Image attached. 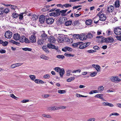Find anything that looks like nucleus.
I'll use <instances>...</instances> for the list:
<instances>
[{"label": "nucleus", "instance_id": "obj_31", "mask_svg": "<svg viewBox=\"0 0 121 121\" xmlns=\"http://www.w3.org/2000/svg\"><path fill=\"white\" fill-rule=\"evenodd\" d=\"M27 12H25L24 13H21V14L19 15V18L20 20H22L23 17V15L24 14H26Z\"/></svg>", "mask_w": 121, "mask_h": 121}, {"label": "nucleus", "instance_id": "obj_11", "mask_svg": "<svg viewBox=\"0 0 121 121\" xmlns=\"http://www.w3.org/2000/svg\"><path fill=\"white\" fill-rule=\"evenodd\" d=\"M13 37V39L16 40H19L20 39V36L18 33L14 34Z\"/></svg>", "mask_w": 121, "mask_h": 121}, {"label": "nucleus", "instance_id": "obj_14", "mask_svg": "<svg viewBox=\"0 0 121 121\" xmlns=\"http://www.w3.org/2000/svg\"><path fill=\"white\" fill-rule=\"evenodd\" d=\"M47 46L49 48L55 49L56 50L58 49V48L57 47H56L54 45L50 43L48 44Z\"/></svg>", "mask_w": 121, "mask_h": 121}, {"label": "nucleus", "instance_id": "obj_24", "mask_svg": "<svg viewBox=\"0 0 121 121\" xmlns=\"http://www.w3.org/2000/svg\"><path fill=\"white\" fill-rule=\"evenodd\" d=\"M40 58L45 60H48L49 59V57L47 56H46L44 55H42L40 56Z\"/></svg>", "mask_w": 121, "mask_h": 121}, {"label": "nucleus", "instance_id": "obj_28", "mask_svg": "<svg viewBox=\"0 0 121 121\" xmlns=\"http://www.w3.org/2000/svg\"><path fill=\"white\" fill-rule=\"evenodd\" d=\"M72 23V22L71 21H69L65 22V25L66 26H69L71 25Z\"/></svg>", "mask_w": 121, "mask_h": 121}, {"label": "nucleus", "instance_id": "obj_55", "mask_svg": "<svg viewBox=\"0 0 121 121\" xmlns=\"http://www.w3.org/2000/svg\"><path fill=\"white\" fill-rule=\"evenodd\" d=\"M71 72V71L70 70H68L67 71L66 73V75L69 76L70 75V73Z\"/></svg>", "mask_w": 121, "mask_h": 121}, {"label": "nucleus", "instance_id": "obj_18", "mask_svg": "<svg viewBox=\"0 0 121 121\" xmlns=\"http://www.w3.org/2000/svg\"><path fill=\"white\" fill-rule=\"evenodd\" d=\"M62 36H60L57 37V41L59 43H61L64 42V38Z\"/></svg>", "mask_w": 121, "mask_h": 121}, {"label": "nucleus", "instance_id": "obj_10", "mask_svg": "<svg viewBox=\"0 0 121 121\" xmlns=\"http://www.w3.org/2000/svg\"><path fill=\"white\" fill-rule=\"evenodd\" d=\"M44 43V40L42 39H38L37 41V43L39 45H43Z\"/></svg>", "mask_w": 121, "mask_h": 121}, {"label": "nucleus", "instance_id": "obj_1", "mask_svg": "<svg viewBox=\"0 0 121 121\" xmlns=\"http://www.w3.org/2000/svg\"><path fill=\"white\" fill-rule=\"evenodd\" d=\"M12 36V33L9 31H7L5 33V36L6 38L10 39L11 37Z\"/></svg>", "mask_w": 121, "mask_h": 121}, {"label": "nucleus", "instance_id": "obj_33", "mask_svg": "<svg viewBox=\"0 0 121 121\" xmlns=\"http://www.w3.org/2000/svg\"><path fill=\"white\" fill-rule=\"evenodd\" d=\"M64 55L65 56L69 57H73L74 56V55L71 54H68L66 53H65Z\"/></svg>", "mask_w": 121, "mask_h": 121}, {"label": "nucleus", "instance_id": "obj_42", "mask_svg": "<svg viewBox=\"0 0 121 121\" xmlns=\"http://www.w3.org/2000/svg\"><path fill=\"white\" fill-rule=\"evenodd\" d=\"M58 92L60 94H63L65 93L66 91L65 90H58Z\"/></svg>", "mask_w": 121, "mask_h": 121}, {"label": "nucleus", "instance_id": "obj_41", "mask_svg": "<svg viewBox=\"0 0 121 121\" xmlns=\"http://www.w3.org/2000/svg\"><path fill=\"white\" fill-rule=\"evenodd\" d=\"M13 17L14 18H17L19 16L18 14L15 13H13Z\"/></svg>", "mask_w": 121, "mask_h": 121}, {"label": "nucleus", "instance_id": "obj_34", "mask_svg": "<svg viewBox=\"0 0 121 121\" xmlns=\"http://www.w3.org/2000/svg\"><path fill=\"white\" fill-rule=\"evenodd\" d=\"M75 78L74 77H72L69 78H68L67 80V81L68 82H70L74 80Z\"/></svg>", "mask_w": 121, "mask_h": 121}, {"label": "nucleus", "instance_id": "obj_29", "mask_svg": "<svg viewBox=\"0 0 121 121\" xmlns=\"http://www.w3.org/2000/svg\"><path fill=\"white\" fill-rule=\"evenodd\" d=\"M79 34H74L73 35V38L75 39H78L79 38Z\"/></svg>", "mask_w": 121, "mask_h": 121}, {"label": "nucleus", "instance_id": "obj_37", "mask_svg": "<svg viewBox=\"0 0 121 121\" xmlns=\"http://www.w3.org/2000/svg\"><path fill=\"white\" fill-rule=\"evenodd\" d=\"M63 7H64L66 8L70 7L72 6L71 5L69 4H63Z\"/></svg>", "mask_w": 121, "mask_h": 121}, {"label": "nucleus", "instance_id": "obj_49", "mask_svg": "<svg viewBox=\"0 0 121 121\" xmlns=\"http://www.w3.org/2000/svg\"><path fill=\"white\" fill-rule=\"evenodd\" d=\"M50 76L48 74H46L45 75L43 76L44 78L46 79H49V78H50Z\"/></svg>", "mask_w": 121, "mask_h": 121}, {"label": "nucleus", "instance_id": "obj_12", "mask_svg": "<svg viewBox=\"0 0 121 121\" xmlns=\"http://www.w3.org/2000/svg\"><path fill=\"white\" fill-rule=\"evenodd\" d=\"M58 107L54 106L48 107L47 108L48 109L49 111H55L56 110H58L57 109Z\"/></svg>", "mask_w": 121, "mask_h": 121}, {"label": "nucleus", "instance_id": "obj_57", "mask_svg": "<svg viewBox=\"0 0 121 121\" xmlns=\"http://www.w3.org/2000/svg\"><path fill=\"white\" fill-rule=\"evenodd\" d=\"M108 102H103L102 103V105L104 106H107Z\"/></svg>", "mask_w": 121, "mask_h": 121}, {"label": "nucleus", "instance_id": "obj_53", "mask_svg": "<svg viewBox=\"0 0 121 121\" xmlns=\"http://www.w3.org/2000/svg\"><path fill=\"white\" fill-rule=\"evenodd\" d=\"M29 101V100L28 99H24L22 100L21 101V102L22 103H25L27 102H28Z\"/></svg>", "mask_w": 121, "mask_h": 121}, {"label": "nucleus", "instance_id": "obj_6", "mask_svg": "<svg viewBox=\"0 0 121 121\" xmlns=\"http://www.w3.org/2000/svg\"><path fill=\"white\" fill-rule=\"evenodd\" d=\"M54 21V20L52 18H49L47 19L46 20V23L48 24L52 23Z\"/></svg>", "mask_w": 121, "mask_h": 121}, {"label": "nucleus", "instance_id": "obj_64", "mask_svg": "<svg viewBox=\"0 0 121 121\" xmlns=\"http://www.w3.org/2000/svg\"><path fill=\"white\" fill-rule=\"evenodd\" d=\"M107 106H108L110 107H111L114 106V105L113 104H112L108 103Z\"/></svg>", "mask_w": 121, "mask_h": 121}, {"label": "nucleus", "instance_id": "obj_35", "mask_svg": "<svg viewBox=\"0 0 121 121\" xmlns=\"http://www.w3.org/2000/svg\"><path fill=\"white\" fill-rule=\"evenodd\" d=\"M56 57L59 59H63L65 58V56L63 55H57Z\"/></svg>", "mask_w": 121, "mask_h": 121}, {"label": "nucleus", "instance_id": "obj_62", "mask_svg": "<svg viewBox=\"0 0 121 121\" xmlns=\"http://www.w3.org/2000/svg\"><path fill=\"white\" fill-rule=\"evenodd\" d=\"M95 120V118H92L87 120V121H94Z\"/></svg>", "mask_w": 121, "mask_h": 121}, {"label": "nucleus", "instance_id": "obj_3", "mask_svg": "<svg viewBox=\"0 0 121 121\" xmlns=\"http://www.w3.org/2000/svg\"><path fill=\"white\" fill-rule=\"evenodd\" d=\"M99 17V20L103 21H105L106 18V15L103 13H102V14L100 15Z\"/></svg>", "mask_w": 121, "mask_h": 121}, {"label": "nucleus", "instance_id": "obj_23", "mask_svg": "<svg viewBox=\"0 0 121 121\" xmlns=\"http://www.w3.org/2000/svg\"><path fill=\"white\" fill-rule=\"evenodd\" d=\"M92 21L91 19L87 20L86 21V23L87 25H90L92 23Z\"/></svg>", "mask_w": 121, "mask_h": 121}, {"label": "nucleus", "instance_id": "obj_22", "mask_svg": "<svg viewBox=\"0 0 121 121\" xmlns=\"http://www.w3.org/2000/svg\"><path fill=\"white\" fill-rule=\"evenodd\" d=\"M115 5L116 8L119 7L120 6V1L119 0H117L115 2Z\"/></svg>", "mask_w": 121, "mask_h": 121}, {"label": "nucleus", "instance_id": "obj_45", "mask_svg": "<svg viewBox=\"0 0 121 121\" xmlns=\"http://www.w3.org/2000/svg\"><path fill=\"white\" fill-rule=\"evenodd\" d=\"M42 48L43 50L47 53H48L49 52V51L48 49L47 48H45V47H42Z\"/></svg>", "mask_w": 121, "mask_h": 121}, {"label": "nucleus", "instance_id": "obj_58", "mask_svg": "<svg viewBox=\"0 0 121 121\" xmlns=\"http://www.w3.org/2000/svg\"><path fill=\"white\" fill-rule=\"evenodd\" d=\"M33 19L34 20H35L38 18L37 17L35 14L33 15Z\"/></svg>", "mask_w": 121, "mask_h": 121}, {"label": "nucleus", "instance_id": "obj_59", "mask_svg": "<svg viewBox=\"0 0 121 121\" xmlns=\"http://www.w3.org/2000/svg\"><path fill=\"white\" fill-rule=\"evenodd\" d=\"M119 115V114L117 113H113L111 114L110 115V116H111V115H115V116H118Z\"/></svg>", "mask_w": 121, "mask_h": 121}, {"label": "nucleus", "instance_id": "obj_19", "mask_svg": "<svg viewBox=\"0 0 121 121\" xmlns=\"http://www.w3.org/2000/svg\"><path fill=\"white\" fill-rule=\"evenodd\" d=\"M43 33L42 34L41 36L42 38L44 40H46L47 39V35L46 34L44 33V31H43Z\"/></svg>", "mask_w": 121, "mask_h": 121}, {"label": "nucleus", "instance_id": "obj_9", "mask_svg": "<svg viewBox=\"0 0 121 121\" xmlns=\"http://www.w3.org/2000/svg\"><path fill=\"white\" fill-rule=\"evenodd\" d=\"M87 39L86 35L85 34L80 35L79 39L82 40H85Z\"/></svg>", "mask_w": 121, "mask_h": 121}, {"label": "nucleus", "instance_id": "obj_39", "mask_svg": "<svg viewBox=\"0 0 121 121\" xmlns=\"http://www.w3.org/2000/svg\"><path fill=\"white\" fill-rule=\"evenodd\" d=\"M86 36L87 37V38H88L89 39L93 37V35L91 33H89L87 34L86 35Z\"/></svg>", "mask_w": 121, "mask_h": 121}, {"label": "nucleus", "instance_id": "obj_13", "mask_svg": "<svg viewBox=\"0 0 121 121\" xmlns=\"http://www.w3.org/2000/svg\"><path fill=\"white\" fill-rule=\"evenodd\" d=\"M30 40L31 42L34 43L36 42L35 36L34 35H32L30 37Z\"/></svg>", "mask_w": 121, "mask_h": 121}, {"label": "nucleus", "instance_id": "obj_60", "mask_svg": "<svg viewBox=\"0 0 121 121\" xmlns=\"http://www.w3.org/2000/svg\"><path fill=\"white\" fill-rule=\"evenodd\" d=\"M87 52H89V53H91L95 52V51L94 50H88L87 51Z\"/></svg>", "mask_w": 121, "mask_h": 121}, {"label": "nucleus", "instance_id": "obj_8", "mask_svg": "<svg viewBox=\"0 0 121 121\" xmlns=\"http://www.w3.org/2000/svg\"><path fill=\"white\" fill-rule=\"evenodd\" d=\"M114 7L112 5H109L107 8V12L109 13L112 12L114 10Z\"/></svg>", "mask_w": 121, "mask_h": 121}, {"label": "nucleus", "instance_id": "obj_40", "mask_svg": "<svg viewBox=\"0 0 121 121\" xmlns=\"http://www.w3.org/2000/svg\"><path fill=\"white\" fill-rule=\"evenodd\" d=\"M80 42H78L77 43H74L72 45V46L74 48H76L78 47V45H79Z\"/></svg>", "mask_w": 121, "mask_h": 121}, {"label": "nucleus", "instance_id": "obj_20", "mask_svg": "<svg viewBox=\"0 0 121 121\" xmlns=\"http://www.w3.org/2000/svg\"><path fill=\"white\" fill-rule=\"evenodd\" d=\"M60 76L61 78H62L63 75L64 74L65 71L63 68H62L59 72Z\"/></svg>", "mask_w": 121, "mask_h": 121}, {"label": "nucleus", "instance_id": "obj_56", "mask_svg": "<svg viewBox=\"0 0 121 121\" xmlns=\"http://www.w3.org/2000/svg\"><path fill=\"white\" fill-rule=\"evenodd\" d=\"M96 38H101L102 39V41H103H103H104V37L103 36H97L96 37Z\"/></svg>", "mask_w": 121, "mask_h": 121}, {"label": "nucleus", "instance_id": "obj_52", "mask_svg": "<svg viewBox=\"0 0 121 121\" xmlns=\"http://www.w3.org/2000/svg\"><path fill=\"white\" fill-rule=\"evenodd\" d=\"M10 7H11V8L12 9L15 10L17 8V6H15L13 5H11Z\"/></svg>", "mask_w": 121, "mask_h": 121}, {"label": "nucleus", "instance_id": "obj_27", "mask_svg": "<svg viewBox=\"0 0 121 121\" xmlns=\"http://www.w3.org/2000/svg\"><path fill=\"white\" fill-rule=\"evenodd\" d=\"M42 116L43 117H46L48 118H52V117L50 115L48 114H42Z\"/></svg>", "mask_w": 121, "mask_h": 121}, {"label": "nucleus", "instance_id": "obj_44", "mask_svg": "<svg viewBox=\"0 0 121 121\" xmlns=\"http://www.w3.org/2000/svg\"><path fill=\"white\" fill-rule=\"evenodd\" d=\"M9 12V9L8 8H5L4 10V12L5 13H7Z\"/></svg>", "mask_w": 121, "mask_h": 121}, {"label": "nucleus", "instance_id": "obj_46", "mask_svg": "<svg viewBox=\"0 0 121 121\" xmlns=\"http://www.w3.org/2000/svg\"><path fill=\"white\" fill-rule=\"evenodd\" d=\"M104 89V87L102 86H100L98 88V90L100 91H103Z\"/></svg>", "mask_w": 121, "mask_h": 121}, {"label": "nucleus", "instance_id": "obj_63", "mask_svg": "<svg viewBox=\"0 0 121 121\" xmlns=\"http://www.w3.org/2000/svg\"><path fill=\"white\" fill-rule=\"evenodd\" d=\"M17 67L16 64L12 65L11 66V67L12 68H14Z\"/></svg>", "mask_w": 121, "mask_h": 121}, {"label": "nucleus", "instance_id": "obj_51", "mask_svg": "<svg viewBox=\"0 0 121 121\" xmlns=\"http://www.w3.org/2000/svg\"><path fill=\"white\" fill-rule=\"evenodd\" d=\"M54 12V17H57L60 15V14L58 12Z\"/></svg>", "mask_w": 121, "mask_h": 121}, {"label": "nucleus", "instance_id": "obj_61", "mask_svg": "<svg viewBox=\"0 0 121 121\" xmlns=\"http://www.w3.org/2000/svg\"><path fill=\"white\" fill-rule=\"evenodd\" d=\"M67 10L66 9L63 10L61 11H60V13H65L67 11Z\"/></svg>", "mask_w": 121, "mask_h": 121}, {"label": "nucleus", "instance_id": "obj_54", "mask_svg": "<svg viewBox=\"0 0 121 121\" xmlns=\"http://www.w3.org/2000/svg\"><path fill=\"white\" fill-rule=\"evenodd\" d=\"M8 42L5 41L4 42H3L2 45L4 46H6L8 44Z\"/></svg>", "mask_w": 121, "mask_h": 121}, {"label": "nucleus", "instance_id": "obj_2", "mask_svg": "<svg viewBox=\"0 0 121 121\" xmlns=\"http://www.w3.org/2000/svg\"><path fill=\"white\" fill-rule=\"evenodd\" d=\"M110 79L111 81L113 82H115L116 81L119 82L121 81V80L120 79L117 77H111Z\"/></svg>", "mask_w": 121, "mask_h": 121}, {"label": "nucleus", "instance_id": "obj_26", "mask_svg": "<svg viewBox=\"0 0 121 121\" xmlns=\"http://www.w3.org/2000/svg\"><path fill=\"white\" fill-rule=\"evenodd\" d=\"M25 39V37L24 36H22L21 37H20V39L19 41L20 42L22 43H23L24 42V40Z\"/></svg>", "mask_w": 121, "mask_h": 121}, {"label": "nucleus", "instance_id": "obj_15", "mask_svg": "<svg viewBox=\"0 0 121 121\" xmlns=\"http://www.w3.org/2000/svg\"><path fill=\"white\" fill-rule=\"evenodd\" d=\"M39 21L41 23H43L45 21V18L44 15H41L40 16Z\"/></svg>", "mask_w": 121, "mask_h": 121}, {"label": "nucleus", "instance_id": "obj_16", "mask_svg": "<svg viewBox=\"0 0 121 121\" xmlns=\"http://www.w3.org/2000/svg\"><path fill=\"white\" fill-rule=\"evenodd\" d=\"M92 66L93 67L95 68L98 72H99L100 71V67L99 65L93 64L92 65Z\"/></svg>", "mask_w": 121, "mask_h": 121}, {"label": "nucleus", "instance_id": "obj_21", "mask_svg": "<svg viewBox=\"0 0 121 121\" xmlns=\"http://www.w3.org/2000/svg\"><path fill=\"white\" fill-rule=\"evenodd\" d=\"M103 95L102 94H98L96 95L95 96V97L98 98L100 99H103V100L106 101V100L103 99V97L102 96Z\"/></svg>", "mask_w": 121, "mask_h": 121}, {"label": "nucleus", "instance_id": "obj_43", "mask_svg": "<svg viewBox=\"0 0 121 121\" xmlns=\"http://www.w3.org/2000/svg\"><path fill=\"white\" fill-rule=\"evenodd\" d=\"M97 73L96 72H94L92 73H91L90 74V76L92 77L95 76L97 74Z\"/></svg>", "mask_w": 121, "mask_h": 121}, {"label": "nucleus", "instance_id": "obj_36", "mask_svg": "<svg viewBox=\"0 0 121 121\" xmlns=\"http://www.w3.org/2000/svg\"><path fill=\"white\" fill-rule=\"evenodd\" d=\"M86 45L84 43L80 45L79 47V48L81 49H84L86 47Z\"/></svg>", "mask_w": 121, "mask_h": 121}, {"label": "nucleus", "instance_id": "obj_50", "mask_svg": "<svg viewBox=\"0 0 121 121\" xmlns=\"http://www.w3.org/2000/svg\"><path fill=\"white\" fill-rule=\"evenodd\" d=\"M9 95L11 97L14 98V99H16L17 98V97L15 96L13 94H10Z\"/></svg>", "mask_w": 121, "mask_h": 121}, {"label": "nucleus", "instance_id": "obj_4", "mask_svg": "<svg viewBox=\"0 0 121 121\" xmlns=\"http://www.w3.org/2000/svg\"><path fill=\"white\" fill-rule=\"evenodd\" d=\"M114 33L116 35H121V28H116L114 30Z\"/></svg>", "mask_w": 121, "mask_h": 121}, {"label": "nucleus", "instance_id": "obj_17", "mask_svg": "<svg viewBox=\"0 0 121 121\" xmlns=\"http://www.w3.org/2000/svg\"><path fill=\"white\" fill-rule=\"evenodd\" d=\"M72 49L68 47H66L62 49V50L64 52H66L67 51L70 52L71 51H72Z\"/></svg>", "mask_w": 121, "mask_h": 121}, {"label": "nucleus", "instance_id": "obj_47", "mask_svg": "<svg viewBox=\"0 0 121 121\" xmlns=\"http://www.w3.org/2000/svg\"><path fill=\"white\" fill-rule=\"evenodd\" d=\"M66 19V18L65 17H64L62 18V20H61V19H60V23H64V22L65 21V20Z\"/></svg>", "mask_w": 121, "mask_h": 121}, {"label": "nucleus", "instance_id": "obj_48", "mask_svg": "<svg viewBox=\"0 0 121 121\" xmlns=\"http://www.w3.org/2000/svg\"><path fill=\"white\" fill-rule=\"evenodd\" d=\"M66 108V106H61L59 107H58L57 109H58V110L60 109H65Z\"/></svg>", "mask_w": 121, "mask_h": 121}, {"label": "nucleus", "instance_id": "obj_7", "mask_svg": "<svg viewBox=\"0 0 121 121\" xmlns=\"http://www.w3.org/2000/svg\"><path fill=\"white\" fill-rule=\"evenodd\" d=\"M114 41V39L112 37L108 38H105V41L103 42L106 43H111Z\"/></svg>", "mask_w": 121, "mask_h": 121}, {"label": "nucleus", "instance_id": "obj_30", "mask_svg": "<svg viewBox=\"0 0 121 121\" xmlns=\"http://www.w3.org/2000/svg\"><path fill=\"white\" fill-rule=\"evenodd\" d=\"M29 77L32 81H35L36 78V76L34 75H30Z\"/></svg>", "mask_w": 121, "mask_h": 121}, {"label": "nucleus", "instance_id": "obj_32", "mask_svg": "<svg viewBox=\"0 0 121 121\" xmlns=\"http://www.w3.org/2000/svg\"><path fill=\"white\" fill-rule=\"evenodd\" d=\"M22 49L25 51H31L32 50L31 48H23Z\"/></svg>", "mask_w": 121, "mask_h": 121}, {"label": "nucleus", "instance_id": "obj_5", "mask_svg": "<svg viewBox=\"0 0 121 121\" xmlns=\"http://www.w3.org/2000/svg\"><path fill=\"white\" fill-rule=\"evenodd\" d=\"M49 42L52 43L55 42L56 40L54 37L52 36H51L48 38Z\"/></svg>", "mask_w": 121, "mask_h": 121}, {"label": "nucleus", "instance_id": "obj_38", "mask_svg": "<svg viewBox=\"0 0 121 121\" xmlns=\"http://www.w3.org/2000/svg\"><path fill=\"white\" fill-rule=\"evenodd\" d=\"M61 69V68L59 67H56L54 68V70L57 72H59V71H60Z\"/></svg>", "mask_w": 121, "mask_h": 121}, {"label": "nucleus", "instance_id": "obj_25", "mask_svg": "<svg viewBox=\"0 0 121 121\" xmlns=\"http://www.w3.org/2000/svg\"><path fill=\"white\" fill-rule=\"evenodd\" d=\"M10 42L13 44H16L17 45L19 46L20 45V43L18 42L15 41L13 40H11L10 41Z\"/></svg>", "mask_w": 121, "mask_h": 121}]
</instances>
